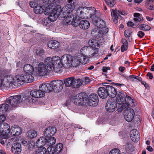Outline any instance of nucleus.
<instances>
[{
	"label": "nucleus",
	"instance_id": "obj_1",
	"mask_svg": "<svg viewBox=\"0 0 154 154\" xmlns=\"http://www.w3.org/2000/svg\"><path fill=\"white\" fill-rule=\"evenodd\" d=\"M80 64L79 58H45L44 63L38 64L37 73L39 76H45L53 71L58 72L63 69L76 68Z\"/></svg>",
	"mask_w": 154,
	"mask_h": 154
},
{
	"label": "nucleus",
	"instance_id": "obj_2",
	"mask_svg": "<svg viewBox=\"0 0 154 154\" xmlns=\"http://www.w3.org/2000/svg\"><path fill=\"white\" fill-rule=\"evenodd\" d=\"M75 0H68L67 4L61 9V6L57 5L55 7L54 13L49 16V18L53 21H55L59 15L62 17H65L69 15L73 11L74 8Z\"/></svg>",
	"mask_w": 154,
	"mask_h": 154
},
{
	"label": "nucleus",
	"instance_id": "obj_3",
	"mask_svg": "<svg viewBox=\"0 0 154 154\" xmlns=\"http://www.w3.org/2000/svg\"><path fill=\"white\" fill-rule=\"evenodd\" d=\"M15 80L11 75H8L3 78L0 75V88H7L13 83L15 84Z\"/></svg>",
	"mask_w": 154,
	"mask_h": 154
},
{
	"label": "nucleus",
	"instance_id": "obj_4",
	"mask_svg": "<svg viewBox=\"0 0 154 154\" xmlns=\"http://www.w3.org/2000/svg\"><path fill=\"white\" fill-rule=\"evenodd\" d=\"M32 74L26 73L16 76V82L20 85H22L24 82L30 83L34 80Z\"/></svg>",
	"mask_w": 154,
	"mask_h": 154
},
{
	"label": "nucleus",
	"instance_id": "obj_5",
	"mask_svg": "<svg viewBox=\"0 0 154 154\" xmlns=\"http://www.w3.org/2000/svg\"><path fill=\"white\" fill-rule=\"evenodd\" d=\"M88 95L85 93H81L76 95L72 100V102L75 105H82L84 101L87 99Z\"/></svg>",
	"mask_w": 154,
	"mask_h": 154
},
{
	"label": "nucleus",
	"instance_id": "obj_6",
	"mask_svg": "<svg viewBox=\"0 0 154 154\" xmlns=\"http://www.w3.org/2000/svg\"><path fill=\"white\" fill-rule=\"evenodd\" d=\"M10 127L6 123L0 125V139H6L8 137V133L10 132Z\"/></svg>",
	"mask_w": 154,
	"mask_h": 154
},
{
	"label": "nucleus",
	"instance_id": "obj_7",
	"mask_svg": "<svg viewBox=\"0 0 154 154\" xmlns=\"http://www.w3.org/2000/svg\"><path fill=\"white\" fill-rule=\"evenodd\" d=\"M125 94L126 93L123 91H118L116 94V103L119 104H122L121 107L122 109H125L127 107L128 104L124 103L125 102Z\"/></svg>",
	"mask_w": 154,
	"mask_h": 154
},
{
	"label": "nucleus",
	"instance_id": "obj_8",
	"mask_svg": "<svg viewBox=\"0 0 154 154\" xmlns=\"http://www.w3.org/2000/svg\"><path fill=\"white\" fill-rule=\"evenodd\" d=\"M6 102L13 107H16L22 102L21 96L17 95L10 97L6 100Z\"/></svg>",
	"mask_w": 154,
	"mask_h": 154
},
{
	"label": "nucleus",
	"instance_id": "obj_9",
	"mask_svg": "<svg viewBox=\"0 0 154 154\" xmlns=\"http://www.w3.org/2000/svg\"><path fill=\"white\" fill-rule=\"evenodd\" d=\"M82 8L84 9H86L85 11H83V13L85 17H88L87 15H89V17L91 18L93 20L98 19L100 16L99 14H97L96 11L94 8H93L92 10L90 9L89 8H88L86 7H82Z\"/></svg>",
	"mask_w": 154,
	"mask_h": 154
},
{
	"label": "nucleus",
	"instance_id": "obj_10",
	"mask_svg": "<svg viewBox=\"0 0 154 154\" xmlns=\"http://www.w3.org/2000/svg\"><path fill=\"white\" fill-rule=\"evenodd\" d=\"M50 83L52 91L60 92L63 88V83L61 80H54Z\"/></svg>",
	"mask_w": 154,
	"mask_h": 154
},
{
	"label": "nucleus",
	"instance_id": "obj_11",
	"mask_svg": "<svg viewBox=\"0 0 154 154\" xmlns=\"http://www.w3.org/2000/svg\"><path fill=\"white\" fill-rule=\"evenodd\" d=\"M29 5L30 7L34 8V12L36 14H41L42 13L45 7L44 6V5L42 6L38 5L36 2H30Z\"/></svg>",
	"mask_w": 154,
	"mask_h": 154
},
{
	"label": "nucleus",
	"instance_id": "obj_12",
	"mask_svg": "<svg viewBox=\"0 0 154 154\" xmlns=\"http://www.w3.org/2000/svg\"><path fill=\"white\" fill-rule=\"evenodd\" d=\"M95 38L90 39L88 41V44L94 49H97L100 47V40L102 39L98 37L97 34L95 35Z\"/></svg>",
	"mask_w": 154,
	"mask_h": 154
},
{
	"label": "nucleus",
	"instance_id": "obj_13",
	"mask_svg": "<svg viewBox=\"0 0 154 154\" xmlns=\"http://www.w3.org/2000/svg\"><path fill=\"white\" fill-rule=\"evenodd\" d=\"M67 17L64 18V21L65 25L70 24L74 26H76L78 25V22L77 20V17H74L73 15L67 16Z\"/></svg>",
	"mask_w": 154,
	"mask_h": 154
},
{
	"label": "nucleus",
	"instance_id": "obj_14",
	"mask_svg": "<svg viewBox=\"0 0 154 154\" xmlns=\"http://www.w3.org/2000/svg\"><path fill=\"white\" fill-rule=\"evenodd\" d=\"M117 107V103L113 98H111L107 101L106 106V111L109 112L115 111Z\"/></svg>",
	"mask_w": 154,
	"mask_h": 154
},
{
	"label": "nucleus",
	"instance_id": "obj_15",
	"mask_svg": "<svg viewBox=\"0 0 154 154\" xmlns=\"http://www.w3.org/2000/svg\"><path fill=\"white\" fill-rule=\"evenodd\" d=\"M111 12L112 18V19L115 23H117L118 16L120 14L122 15H126L127 14V13L125 11L122 12L117 10H114L112 9L111 10Z\"/></svg>",
	"mask_w": 154,
	"mask_h": 154
},
{
	"label": "nucleus",
	"instance_id": "obj_16",
	"mask_svg": "<svg viewBox=\"0 0 154 154\" xmlns=\"http://www.w3.org/2000/svg\"><path fill=\"white\" fill-rule=\"evenodd\" d=\"M128 109H125L124 113L125 119L128 122L131 121L133 119L134 116V110L130 108H127Z\"/></svg>",
	"mask_w": 154,
	"mask_h": 154
},
{
	"label": "nucleus",
	"instance_id": "obj_17",
	"mask_svg": "<svg viewBox=\"0 0 154 154\" xmlns=\"http://www.w3.org/2000/svg\"><path fill=\"white\" fill-rule=\"evenodd\" d=\"M98 97L97 94H91L89 95L88 102L89 105L95 106L98 104Z\"/></svg>",
	"mask_w": 154,
	"mask_h": 154
},
{
	"label": "nucleus",
	"instance_id": "obj_18",
	"mask_svg": "<svg viewBox=\"0 0 154 154\" xmlns=\"http://www.w3.org/2000/svg\"><path fill=\"white\" fill-rule=\"evenodd\" d=\"M130 137L134 142L138 141L140 139V134L139 132L136 129H133L130 133Z\"/></svg>",
	"mask_w": 154,
	"mask_h": 154
},
{
	"label": "nucleus",
	"instance_id": "obj_19",
	"mask_svg": "<svg viewBox=\"0 0 154 154\" xmlns=\"http://www.w3.org/2000/svg\"><path fill=\"white\" fill-rule=\"evenodd\" d=\"M30 95L35 98H39L43 97L45 93L42 92L41 89H34L30 92Z\"/></svg>",
	"mask_w": 154,
	"mask_h": 154
},
{
	"label": "nucleus",
	"instance_id": "obj_20",
	"mask_svg": "<svg viewBox=\"0 0 154 154\" xmlns=\"http://www.w3.org/2000/svg\"><path fill=\"white\" fill-rule=\"evenodd\" d=\"M107 96L112 98L115 97L117 93L116 89L113 87L109 85H106Z\"/></svg>",
	"mask_w": 154,
	"mask_h": 154
},
{
	"label": "nucleus",
	"instance_id": "obj_21",
	"mask_svg": "<svg viewBox=\"0 0 154 154\" xmlns=\"http://www.w3.org/2000/svg\"><path fill=\"white\" fill-rule=\"evenodd\" d=\"M57 131L55 127H49L46 128L44 132V134L46 137L52 136L54 135Z\"/></svg>",
	"mask_w": 154,
	"mask_h": 154
},
{
	"label": "nucleus",
	"instance_id": "obj_22",
	"mask_svg": "<svg viewBox=\"0 0 154 154\" xmlns=\"http://www.w3.org/2000/svg\"><path fill=\"white\" fill-rule=\"evenodd\" d=\"M45 3L46 4L44 5V6L45 7L44 9L43 12L45 15H49L48 18L50 20V21H53L49 18V16H51L52 13H54V10L55 8V7L53 9H52L50 7V6L49 4H48Z\"/></svg>",
	"mask_w": 154,
	"mask_h": 154
},
{
	"label": "nucleus",
	"instance_id": "obj_23",
	"mask_svg": "<svg viewBox=\"0 0 154 154\" xmlns=\"http://www.w3.org/2000/svg\"><path fill=\"white\" fill-rule=\"evenodd\" d=\"M39 89H41L43 93L49 92L52 91L50 83L49 84L44 83L41 85L39 87Z\"/></svg>",
	"mask_w": 154,
	"mask_h": 154
},
{
	"label": "nucleus",
	"instance_id": "obj_24",
	"mask_svg": "<svg viewBox=\"0 0 154 154\" xmlns=\"http://www.w3.org/2000/svg\"><path fill=\"white\" fill-rule=\"evenodd\" d=\"M98 94L99 96L102 98H105L107 97L106 86L104 87H100L98 88Z\"/></svg>",
	"mask_w": 154,
	"mask_h": 154
},
{
	"label": "nucleus",
	"instance_id": "obj_25",
	"mask_svg": "<svg viewBox=\"0 0 154 154\" xmlns=\"http://www.w3.org/2000/svg\"><path fill=\"white\" fill-rule=\"evenodd\" d=\"M11 150L12 152L14 153H20L21 151L20 144L17 142L14 143L11 148Z\"/></svg>",
	"mask_w": 154,
	"mask_h": 154
},
{
	"label": "nucleus",
	"instance_id": "obj_26",
	"mask_svg": "<svg viewBox=\"0 0 154 154\" xmlns=\"http://www.w3.org/2000/svg\"><path fill=\"white\" fill-rule=\"evenodd\" d=\"M46 137H42L38 139L36 141V144L38 147H43V146L47 147Z\"/></svg>",
	"mask_w": 154,
	"mask_h": 154
},
{
	"label": "nucleus",
	"instance_id": "obj_27",
	"mask_svg": "<svg viewBox=\"0 0 154 154\" xmlns=\"http://www.w3.org/2000/svg\"><path fill=\"white\" fill-rule=\"evenodd\" d=\"M96 34H97L98 37L102 39L103 34L106 33L108 32V29L106 26L98 28Z\"/></svg>",
	"mask_w": 154,
	"mask_h": 154
},
{
	"label": "nucleus",
	"instance_id": "obj_28",
	"mask_svg": "<svg viewBox=\"0 0 154 154\" xmlns=\"http://www.w3.org/2000/svg\"><path fill=\"white\" fill-rule=\"evenodd\" d=\"M78 22V25L79 27L83 29H86L88 28L90 26V23L89 21L86 20H81L80 22L77 20Z\"/></svg>",
	"mask_w": 154,
	"mask_h": 154
},
{
	"label": "nucleus",
	"instance_id": "obj_29",
	"mask_svg": "<svg viewBox=\"0 0 154 154\" xmlns=\"http://www.w3.org/2000/svg\"><path fill=\"white\" fill-rule=\"evenodd\" d=\"M123 147L126 151L129 153L132 152L133 151L134 146L132 143L129 141L127 142L124 145Z\"/></svg>",
	"mask_w": 154,
	"mask_h": 154
},
{
	"label": "nucleus",
	"instance_id": "obj_30",
	"mask_svg": "<svg viewBox=\"0 0 154 154\" xmlns=\"http://www.w3.org/2000/svg\"><path fill=\"white\" fill-rule=\"evenodd\" d=\"M125 102L124 103H126L128 104L127 107L126 108H128L129 105H130L132 106H134L135 105V103L134 102L133 100L131 99V97L126 94H125Z\"/></svg>",
	"mask_w": 154,
	"mask_h": 154
},
{
	"label": "nucleus",
	"instance_id": "obj_31",
	"mask_svg": "<svg viewBox=\"0 0 154 154\" xmlns=\"http://www.w3.org/2000/svg\"><path fill=\"white\" fill-rule=\"evenodd\" d=\"M59 43L56 41H50L47 43L48 46L51 48L56 49L59 46Z\"/></svg>",
	"mask_w": 154,
	"mask_h": 154
},
{
	"label": "nucleus",
	"instance_id": "obj_32",
	"mask_svg": "<svg viewBox=\"0 0 154 154\" xmlns=\"http://www.w3.org/2000/svg\"><path fill=\"white\" fill-rule=\"evenodd\" d=\"M23 69L24 72L27 73L32 74L34 71L33 67L29 64L24 65Z\"/></svg>",
	"mask_w": 154,
	"mask_h": 154
},
{
	"label": "nucleus",
	"instance_id": "obj_33",
	"mask_svg": "<svg viewBox=\"0 0 154 154\" xmlns=\"http://www.w3.org/2000/svg\"><path fill=\"white\" fill-rule=\"evenodd\" d=\"M46 138H47V140H46L47 146H51L55 143L56 139L54 137L49 136L46 137Z\"/></svg>",
	"mask_w": 154,
	"mask_h": 154
},
{
	"label": "nucleus",
	"instance_id": "obj_34",
	"mask_svg": "<svg viewBox=\"0 0 154 154\" xmlns=\"http://www.w3.org/2000/svg\"><path fill=\"white\" fill-rule=\"evenodd\" d=\"M86 10V9H83L82 7L78 9L76 11V13L78 17L82 19H84L86 17L88 18V17H85L83 13V11H85Z\"/></svg>",
	"mask_w": 154,
	"mask_h": 154
},
{
	"label": "nucleus",
	"instance_id": "obj_35",
	"mask_svg": "<svg viewBox=\"0 0 154 154\" xmlns=\"http://www.w3.org/2000/svg\"><path fill=\"white\" fill-rule=\"evenodd\" d=\"M82 83L81 80L79 79H74L72 83V87L74 88H78L81 85Z\"/></svg>",
	"mask_w": 154,
	"mask_h": 154
},
{
	"label": "nucleus",
	"instance_id": "obj_36",
	"mask_svg": "<svg viewBox=\"0 0 154 154\" xmlns=\"http://www.w3.org/2000/svg\"><path fill=\"white\" fill-rule=\"evenodd\" d=\"M34 99L29 95L24 96H21V101L22 102H27L31 103L33 102Z\"/></svg>",
	"mask_w": 154,
	"mask_h": 154
},
{
	"label": "nucleus",
	"instance_id": "obj_37",
	"mask_svg": "<svg viewBox=\"0 0 154 154\" xmlns=\"http://www.w3.org/2000/svg\"><path fill=\"white\" fill-rule=\"evenodd\" d=\"M73 79H74V78L72 77H70L66 79L64 81V84L66 86V87H69L71 86L72 87Z\"/></svg>",
	"mask_w": 154,
	"mask_h": 154
},
{
	"label": "nucleus",
	"instance_id": "obj_38",
	"mask_svg": "<svg viewBox=\"0 0 154 154\" xmlns=\"http://www.w3.org/2000/svg\"><path fill=\"white\" fill-rule=\"evenodd\" d=\"M127 78L128 80L133 82H136L137 81H141L142 80L141 77L134 75H130Z\"/></svg>",
	"mask_w": 154,
	"mask_h": 154
},
{
	"label": "nucleus",
	"instance_id": "obj_39",
	"mask_svg": "<svg viewBox=\"0 0 154 154\" xmlns=\"http://www.w3.org/2000/svg\"><path fill=\"white\" fill-rule=\"evenodd\" d=\"M8 108V105L7 104H3L0 105V114H3L6 112Z\"/></svg>",
	"mask_w": 154,
	"mask_h": 154
},
{
	"label": "nucleus",
	"instance_id": "obj_40",
	"mask_svg": "<svg viewBox=\"0 0 154 154\" xmlns=\"http://www.w3.org/2000/svg\"><path fill=\"white\" fill-rule=\"evenodd\" d=\"M87 48L88 47L87 46H85L82 48L81 50V54L76 56V57H77V58H80L81 57H85V58L86 57L88 58V57H86V55L84 54L87 51Z\"/></svg>",
	"mask_w": 154,
	"mask_h": 154
},
{
	"label": "nucleus",
	"instance_id": "obj_41",
	"mask_svg": "<svg viewBox=\"0 0 154 154\" xmlns=\"http://www.w3.org/2000/svg\"><path fill=\"white\" fill-rule=\"evenodd\" d=\"M37 135V131L34 130H29L28 133V136L31 139L35 137Z\"/></svg>",
	"mask_w": 154,
	"mask_h": 154
},
{
	"label": "nucleus",
	"instance_id": "obj_42",
	"mask_svg": "<svg viewBox=\"0 0 154 154\" xmlns=\"http://www.w3.org/2000/svg\"><path fill=\"white\" fill-rule=\"evenodd\" d=\"M63 148V145L62 143H59L57 144L54 147V149L55 151V154H57L60 153L62 150Z\"/></svg>",
	"mask_w": 154,
	"mask_h": 154
},
{
	"label": "nucleus",
	"instance_id": "obj_43",
	"mask_svg": "<svg viewBox=\"0 0 154 154\" xmlns=\"http://www.w3.org/2000/svg\"><path fill=\"white\" fill-rule=\"evenodd\" d=\"M134 20L136 22H140L143 20V17L139 13H134Z\"/></svg>",
	"mask_w": 154,
	"mask_h": 154
},
{
	"label": "nucleus",
	"instance_id": "obj_44",
	"mask_svg": "<svg viewBox=\"0 0 154 154\" xmlns=\"http://www.w3.org/2000/svg\"><path fill=\"white\" fill-rule=\"evenodd\" d=\"M122 42L123 45L121 46V50L122 52H124L127 49L128 42L126 39H123L122 40Z\"/></svg>",
	"mask_w": 154,
	"mask_h": 154
},
{
	"label": "nucleus",
	"instance_id": "obj_45",
	"mask_svg": "<svg viewBox=\"0 0 154 154\" xmlns=\"http://www.w3.org/2000/svg\"><path fill=\"white\" fill-rule=\"evenodd\" d=\"M139 29L143 31H149L151 28V27L145 24H141L138 26Z\"/></svg>",
	"mask_w": 154,
	"mask_h": 154
},
{
	"label": "nucleus",
	"instance_id": "obj_46",
	"mask_svg": "<svg viewBox=\"0 0 154 154\" xmlns=\"http://www.w3.org/2000/svg\"><path fill=\"white\" fill-rule=\"evenodd\" d=\"M38 149L36 151L35 154H45L46 152V149L45 147H38Z\"/></svg>",
	"mask_w": 154,
	"mask_h": 154
},
{
	"label": "nucleus",
	"instance_id": "obj_47",
	"mask_svg": "<svg viewBox=\"0 0 154 154\" xmlns=\"http://www.w3.org/2000/svg\"><path fill=\"white\" fill-rule=\"evenodd\" d=\"M109 154H126V153L124 152H121L119 149L115 148L111 150L109 152Z\"/></svg>",
	"mask_w": 154,
	"mask_h": 154
},
{
	"label": "nucleus",
	"instance_id": "obj_48",
	"mask_svg": "<svg viewBox=\"0 0 154 154\" xmlns=\"http://www.w3.org/2000/svg\"><path fill=\"white\" fill-rule=\"evenodd\" d=\"M96 25L98 28L106 26L105 21L103 20H98Z\"/></svg>",
	"mask_w": 154,
	"mask_h": 154
},
{
	"label": "nucleus",
	"instance_id": "obj_49",
	"mask_svg": "<svg viewBox=\"0 0 154 154\" xmlns=\"http://www.w3.org/2000/svg\"><path fill=\"white\" fill-rule=\"evenodd\" d=\"M51 21L48 18V19H44L42 20V23L44 26H48L50 25Z\"/></svg>",
	"mask_w": 154,
	"mask_h": 154
},
{
	"label": "nucleus",
	"instance_id": "obj_50",
	"mask_svg": "<svg viewBox=\"0 0 154 154\" xmlns=\"http://www.w3.org/2000/svg\"><path fill=\"white\" fill-rule=\"evenodd\" d=\"M54 147L51 146H49L47 148V151L49 154H55V151L54 149Z\"/></svg>",
	"mask_w": 154,
	"mask_h": 154
},
{
	"label": "nucleus",
	"instance_id": "obj_51",
	"mask_svg": "<svg viewBox=\"0 0 154 154\" xmlns=\"http://www.w3.org/2000/svg\"><path fill=\"white\" fill-rule=\"evenodd\" d=\"M18 127L17 126H14L11 127V134L13 136H15L16 132L17 131V128Z\"/></svg>",
	"mask_w": 154,
	"mask_h": 154
},
{
	"label": "nucleus",
	"instance_id": "obj_52",
	"mask_svg": "<svg viewBox=\"0 0 154 154\" xmlns=\"http://www.w3.org/2000/svg\"><path fill=\"white\" fill-rule=\"evenodd\" d=\"M36 53L37 55L40 56L43 54L44 51L42 49L38 48L36 50Z\"/></svg>",
	"mask_w": 154,
	"mask_h": 154
},
{
	"label": "nucleus",
	"instance_id": "obj_53",
	"mask_svg": "<svg viewBox=\"0 0 154 154\" xmlns=\"http://www.w3.org/2000/svg\"><path fill=\"white\" fill-rule=\"evenodd\" d=\"M132 33L129 30H126L124 32V35L126 37H129Z\"/></svg>",
	"mask_w": 154,
	"mask_h": 154
},
{
	"label": "nucleus",
	"instance_id": "obj_54",
	"mask_svg": "<svg viewBox=\"0 0 154 154\" xmlns=\"http://www.w3.org/2000/svg\"><path fill=\"white\" fill-rule=\"evenodd\" d=\"M17 131L15 136H17L20 135L22 133V130L20 127L18 126L17 128Z\"/></svg>",
	"mask_w": 154,
	"mask_h": 154
},
{
	"label": "nucleus",
	"instance_id": "obj_55",
	"mask_svg": "<svg viewBox=\"0 0 154 154\" xmlns=\"http://www.w3.org/2000/svg\"><path fill=\"white\" fill-rule=\"evenodd\" d=\"M43 1L44 3L49 4V1L51 2H55L56 3H58L60 2V0H43Z\"/></svg>",
	"mask_w": 154,
	"mask_h": 154
},
{
	"label": "nucleus",
	"instance_id": "obj_56",
	"mask_svg": "<svg viewBox=\"0 0 154 154\" xmlns=\"http://www.w3.org/2000/svg\"><path fill=\"white\" fill-rule=\"evenodd\" d=\"M79 60L80 61V63L85 64L87 63L88 60V58H79Z\"/></svg>",
	"mask_w": 154,
	"mask_h": 154
},
{
	"label": "nucleus",
	"instance_id": "obj_57",
	"mask_svg": "<svg viewBox=\"0 0 154 154\" xmlns=\"http://www.w3.org/2000/svg\"><path fill=\"white\" fill-rule=\"evenodd\" d=\"M137 36L140 38H141L145 35V33L142 31H139L137 33Z\"/></svg>",
	"mask_w": 154,
	"mask_h": 154
},
{
	"label": "nucleus",
	"instance_id": "obj_58",
	"mask_svg": "<svg viewBox=\"0 0 154 154\" xmlns=\"http://www.w3.org/2000/svg\"><path fill=\"white\" fill-rule=\"evenodd\" d=\"M5 120V116L1 114L0 116V125L1 123H3V122Z\"/></svg>",
	"mask_w": 154,
	"mask_h": 154
},
{
	"label": "nucleus",
	"instance_id": "obj_59",
	"mask_svg": "<svg viewBox=\"0 0 154 154\" xmlns=\"http://www.w3.org/2000/svg\"><path fill=\"white\" fill-rule=\"evenodd\" d=\"M108 70H110V68L109 67H104L102 69L103 72H106Z\"/></svg>",
	"mask_w": 154,
	"mask_h": 154
},
{
	"label": "nucleus",
	"instance_id": "obj_60",
	"mask_svg": "<svg viewBox=\"0 0 154 154\" xmlns=\"http://www.w3.org/2000/svg\"><path fill=\"white\" fill-rule=\"evenodd\" d=\"M17 139V138L15 137L10 138L8 140H9L8 142L10 143L12 142H14L15 140Z\"/></svg>",
	"mask_w": 154,
	"mask_h": 154
},
{
	"label": "nucleus",
	"instance_id": "obj_61",
	"mask_svg": "<svg viewBox=\"0 0 154 154\" xmlns=\"http://www.w3.org/2000/svg\"><path fill=\"white\" fill-rule=\"evenodd\" d=\"M62 57L63 58H71L72 56L70 55L66 54L63 55Z\"/></svg>",
	"mask_w": 154,
	"mask_h": 154
},
{
	"label": "nucleus",
	"instance_id": "obj_62",
	"mask_svg": "<svg viewBox=\"0 0 154 154\" xmlns=\"http://www.w3.org/2000/svg\"><path fill=\"white\" fill-rule=\"evenodd\" d=\"M127 25L128 26H130L132 27L134 26V24L133 22H128L127 23Z\"/></svg>",
	"mask_w": 154,
	"mask_h": 154
},
{
	"label": "nucleus",
	"instance_id": "obj_63",
	"mask_svg": "<svg viewBox=\"0 0 154 154\" xmlns=\"http://www.w3.org/2000/svg\"><path fill=\"white\" fill-rule=\"evenodd\" d=\"M85 82L86 83H88L90 82V79L88 77H86L85 79Z\"/></svg>",
	"mask_w": 154,
	"mask_h": 154
},
{
	"label": "nucleus",
	"instance_id": "obj_64",
	"mask_svg": "<svg viewBox=\"0 0 154 154\" xmlns=\"http://www.w3.org/2000/svg\"><path fill=\"white\" fill-rule=\"evenodd\" d=\"M146 149L148 151H150V152H151V151H152V150H153V149L150 146H147V147L146 148Z\"/></svg>",
	"mask_w": 154,
	"mask_h": 154
}]
</instances>
